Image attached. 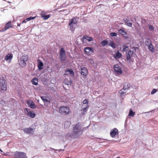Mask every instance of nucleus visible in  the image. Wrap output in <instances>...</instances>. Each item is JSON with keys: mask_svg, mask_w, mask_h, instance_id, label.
I'll use <instances>...</instances> for the list:
<instances>
[{"mask_svg": "<svg viewBox=\"0 0 158 158\" xmlns=\"http://www.w3.org/2000/svg\"><path fill=\"white\" fill-rule=\"evenodd\" d=\"M135 114V112L133 111L131 109L129 113V116H131V117H133Z\"/></svg>", "mask_w": 158, "mask_h": 158, "instance_id": "32", "label": "nucleus"}, {"mask_svg": "<svg viewBox=\"0 0 158 158\" xmlns=\"http://www.w3.org/2000/svg\"><path fill=\"white\" fill-rule=\"evenodd\" d=\"M130 86V84L128 82H126L124 83L123 88L124 89H125V90L127 91L129 89Z\"/></svg>", "mask_w": 158, "mask_h": 158, "instance_id": "20", "label": "nucleus"}, {"mask_svg": "<svg viewBox=\"0 0 158 158\" xmlns=\"http://www.w3.org/2000/svg\"><path fill=\"white\" fill-rule=\"evenodd\" d=\"M117 34L115 32H111L110 33V35L111 36H116Z\"/></svg>", "mask_w": 158, "mask_h": 158, "instance_id": "38", "label": "nucleus"}, {"mask_svg": "<svg viewBox=\"0 0 158 158\" xmlns=\"http://www.w3.org/2000/svg\"><path fill=\"white\" fill-rule=\"evenodd\" d=\"M32 102L31 101L28 100L27 101V104L28 106H30V105L31 104V102Z\"/></svg>", "mask_w": 158, "mask_h": 158, "instance_id": "44", "label": "nucleus"}, {"mask_svg": "<svg viewBox=\"0 0 158 158\" xmlns=\"http://www.w3.org/2000/svg\"><path fill=\"white\" fill-rule=\"evenodd\" d=\"M42 100L44 101V103L48 102H49L47 99L46 97L44 96L41 97Z\"/></svg>", "mask_w": 158, "mask_h": 158, "instance_id": "31", "label": "nucleus"}, {"mask_svg": "<svg viewBox=\"0 0 158 158\" xmlns=\"http://www.w3.org/2000/svg\"><path fill=\"white\" fill-rule=\"evenodd\" d=\"M88 106H87L85 107L82 109V114H85V112L87 111V109L88 108Z\"/></svg>", "mask_w": 158, "mask_h": 158, "instance_id": "37", "label": "nucleus"}, {"mask_svg": "<svg viewBox=\"0 0 158 158\" xmlns=\"http://www.w3.org/2000/svg\"><path fill=\"white\" fill-rule=\"evenodd\" d=\"M59 110L61 114L64 115L69 114L70 111L68 107L64 106L60 107Z\"/></svg>", "mask_w": 158, "mask_h": 158, "instance_id": "6", "label": "nucleus"}, {"mask_svg": "<svg viewBox=\"0 0 158 158\" xmlns=\"http://www.w3.org/2000/svg\"><path fill=\"white\" fill-rule=\"evenodd\" d=\"M23 131L27 134H32L33 132V130L32 128H26L23 129Z\"/></svg>", "mask_w": 158, "mask_h": 158, "instance_id": "14", "label": "nucleus"}, {"mask_svg": "<svg viewBox=\"0 0 158 158\" xmlns=\"http://www.w3.org/2000/svg\"><path fill=\"white\" fill-rule=\"evenodd\" d=\"M139 49V48L138 47H133L131 48L132 50H130L126 53V56L127 61H130L131 57L134 53V51L135 52L137 50H138Z\"/></svg>", "mask_w": 158, "mask_h": 158, "instance_id": "3", "label": "nucleus"}, {"mask_svg": "<svg viewBox=\"0 0 158 158\" xmlns=\"http://www.w3.org/2000/svg\"><path fill=\"white\" fill-rule=\"evenodd\" d=\"M13 57V55L9 53L5 56L4 58V60L6 61L9 60V62L10 63L11 62V60L12 59Z\"/></svg>", "mask_w": 158, "mask_h": 158, "instance_id": "15", "label": "nucleus"}, {"mask_svg": "<svg viewBox=\"0 0 158 158\" xmlns=\"http://www.w3.org/2000/svg\"><path fill=\"white\" fill-rule=\"evenodd\" d=\"M71 82L70 81H68L67 83H65V84H66L67 85H70Z\"/></svg>", "mask_w": 158, "mask_h": 158, "instance_id": "48", "label": "nucleus"}, {"mask_svg": "<svg viewBox=\"0 0 158 158\" xmlns=\"http://www.w3.org/2000/svg\"><path fill=\"white\" fill-rule=\"evenodd\" d=\"M109 45L113 48H116L115 44L112 41L110 42L109 43Z\"/></svg>", "mask_w": 158, "mask_h": 158, "instance_id": "33", "label": "nucleus"}, {"mask_svg": "<svg viewBox=\"0 0 158 158\" xmlns=\"http://www.w3.org/2000/svg\"><path fill=\"white\" fill-rule=\"evenodd\" d=\"M124 21L126 23H127L129 21V20L127 18H125L124 19Z\"/></svg>", "mask_w": 158, "mask_h": 158, "instance_id": "47", "label": "nucleus"}, {"mask_svg": "<svg viewBox=\"0 0 158 158\" xmlns=\"http://www.w3.org/2000/svg\"><path fill=\"white\" fill-rule=\"evenodd\" d=\"M46 15V13L44 11H42L41 13V17L43 18L44 16Z\"/></svg>", "mask_w": 158, "mask_h": 158, "instance_id": "41", "label": "nucleus"}, {"mask_svg": "<svg viewBox=\"0 0 158 158\" xmlns=\"http://www.w3.org/2000/svg\"><path fill=\"white\" fill-rule=\"evenodd\" d=\"M35 16L34 17H32V16H31L29 17H28L26 19V20L27 21H29L31 20H33L35 19Z\"/></svg>", "mask_w": 158, "mask_h": 158, "instance_id": "36", "label": "nucleus"}, {"mask_svg": "<svg viewBox=\"0 0 158 158\" xmlns=\"http://www.w3.org/2000/svg\"><path fill=\"white\" fill-rule=\"evenodd\" d=\"M89 126V125L82 129V127L81 124L79 122L77 123L73 127V135L76 137L81 135L82 134L83 131L86 128H88Z\"/></svg>", "mask_w": 158, "mask_h": 158, "instance_id": "1", "label": "nucleus"}, {"mask_svg": "<svg viewBox=\"0 0 158 158\" xmlns=\"http://www.w3.org/2000/svg\"><path fill=\"white\" fill-rule=\"evenodd\" d=\"M5 29H8L10 28H12V25H11V22H9L6 24L5 26Z\"/></svg>", "mask_w": 158, "mask_h": 158, "instance_id": "24", "label": "nucleus"}, {"mask_svg": "<svg viewBox=\"0 0 158 158\" xmlns=\"http://www.w3.org/2000/svg\"><path fill=\"white\" fill-rule=\"evenodd\" d=\"M145 44L148 47V46H149L150 44H152V42L150 39H147L145 41Z\"/></svg>", "mask_w": 158, "mask_h": 158, "instance_id": "27", "label": "nucleus"}, {"mask_svg": "<svg viewBox=\"0 0 158 158\" xmlns=\"http://www.w3.org/2000/svg\"><path fill=\"white\" fill-rule=\"evenodd\" d=\"M7 84L4 77L0 78V91H6L7 90Z\"/></svg>", "mask_w": 158, "mask_h": 158, "instance_id": "4", "label": "nucleus"}, {"mask_svg": "<svg viewBox=\"0 0 158 158\" xmlns=\"http://www.w3.org/2000/svg\"><path fill=\"white\" fill-rule=\"evenodd\" d=\"M84 51L87 55H90L94 52V50L91 47H85V48Z\"/></svg>", "mask_w": 158, "mask_h": 158, "instance_id": "12", "label": "nucleus"}, {"mask_svg": "<svg viewBox=\"0 0 158 158\" xmlns=\"http://www.w3.org/2000/svg\"><path fill=\"white\" fill-rule=\"evenodd\" d=\"M114 70L117 72L119 74H122V71L121 70V69L118 64H116L114 65Z\"/></svg>", "mask_w": 158, "mask_h": 158, "instance_id": "13", "label": "nucleus"}, {"mask_svg": "<svg viewBox=\"0 0 158 158\" xmlns=\"http://www.w3.org/2000/svg\"><path fill=\"white\" fill-rule=\"evenodd\" d=\"M83 103L84 104H87V105L88 104V100L87 99H85L83 101Z\"/></svg>", "mask_w": 158, "mask_h": 158, "instance_id": "40", "label": "nucleus"}, {"mask_svg": "<svg viewBox=\"0 0 158 158\" xmlns=\"http://www.w3.org/2000/svg\"><path fill=\"white\" fill-rule=\"evenodd\" d=\"M122 56V54L120 53L118 51H117L114 55V57L115 59L117 60L120 58Z\"/></svg>", "mask_w": 158, "mask_h": 158, "instance_id": "18", "label": "nucleus"}, {"mask_svg": "<svg viewBox=\"0 0 158 158\" xmlns=\"http://www.w3.org/2000/svg\"><path fill=\"white\" fill-rule=\"evenodd\" d=\"M7 29H5V27H4V28H3L2 30H0V32H4L5 31H6V30H7Z\"/></svg>", "mask_w": 158, "mask_h": 158, "instance_id": "45", "label": "nucleus"}, {"mask_svg": "<svg viewBox=\"0 0 158 158\" xmlns=\"http://www.w3.org/2000/svg\"><path fill=\"white\" fill-rule=\"evenodd\" d=\"M20 24H19V23H17V26L18 27H19L20 26Z\"/></svg>", "mask_w": 158, "mask_h": 158, "instance_id": "50", "label": "nucleus"}, {"mask_svg": "<svg viewBox=\"0 0 158 158\" xmlns=\"http://www.w3.org/2000/svg\"><path fill=\"white\" fill-rule=\"evenodd\" d=\"M118 134V129L116 128H114L111 130L110 132V136L112 138H114Z\"/></svg>", "mask_w": 158, "mask_h": 158, "instance_id": "10", "label": "nucleus"}, {"mask_svg": "<svg viewBox=\"0 0 158 158\" xmlns=\"http://www.w3.org/2000/svg\"><path fill=\"white\" fill-rule=\"evenodd\" d=\"M71 124V122L70 121H65L64 123V128H69Z\"/></svg>", "mask_w": 158, "mask_h": 158, "instance_id": "23", "label": "nucleus"}, {"mask_svg": "<svg viewBox=\"0 0 158 158\" xmlns=\"http://www.w3.org/2000/svg\"><path fill=\"white\" fill-rule=\"evenodd\" d=\"M0 151L2 153H4L2 151V150L1 149H0Z\"/></svg>", "mask_w": 158, "mask_h": 158, "instance_id": "51", "label": "nucleus"}, {"mask_svg": "<svg viewBox=\"0 0 158 158\" xmlns=\"http://www.w3.org/2000/svg\"><path fill=\"white\" fill-rule=\"evenodd\" d=\"M69 26L70 30L72 31V32H73L75 30V27H74V25L71 24V23H69Z\"/></svg>", "mask_w": 158, "mask_h": 158, "instance_id": "28", "label": "nucleus"}, {"mask_svg": "<svg viewBox=\"0 0 158 158\" xmlns=\"http://www.w3.org/2000/svg\"><path fill=\"white\" fill-rule=\"evenodd\" d=\"M149 50L152 52H154V49L153 48V45L152 44H150L149 46H148Z\"/></svg>", "mask_w": 158, "mask_h": 158, "instance_id": "26", "label": "nucleus"}, {"mask_svg": "<svg viewBox=\"0 0 158 158\" xmlns=\"http://www.w3.org/2000/svg\"><path fill=\"white\" fill-rule=\"evenodd\" d=\"M77 23V20L75 19V17L69 20V23H71V24L75 25Z\"/></svg>", "mask_w": 158, "mask_h": 158, "instance_id": "21", "label": "nucleus"}, {"mask_svg": "<svg viewBox=\"0 0 158 158\" xmlns=\"http://www.w3.org/2000/svg\"><path fill=\"white\" fill-rule=\"evenodd\" d=\"M51 15L49 14L48 15H45L43 16L44 17L42 18L46 20L49 18L51 16Z\"/></svg>", "mask_w": 158, "mask_h": 158, "instance_id": "34", "label": "nucleus"}, {"mask_svg": "<svg viewBox=\"0 0 158 158\" xmlns=\"http://www.w3.org/2000/svg\"><path fill=\"white\" fill-rule=\"evenodd\" d=\"M157 91V89H153L152 91L151 92V94H153L155 93L156 91Z\"/></svg>", "mask_w": 158, "mask_h": 158, "instance_id": "39", "label": "nucleus"}, {"mask_svg": "<svg viewBox=\"0 0 158 158\" xmlns=\"http://www.w3.org/2000/svg\"><path fill=\"white\" fill-rule=\"evenodd\" d=\"M118 31L119 34L121 35L125 39H128V37L127 35V32L125 31L123 28L118 29Z\"/></svg>", "mask_w": 158, "mask_h": 158, "instance_id": "8", "label": "nucleus"}, {"mask_svg": "<svg viewBox=\"0 0 158 158\" xmlns=\"http://www.w3.org/2000/svg\"><path fill=\"white\" fill-rule=\"evenodd\" d=\"M31 82L33 84L35 85H36L38 84V79L37 78H34L32 80Z\"/></svg>", "mask_w": 158, "mask_h": 158, "instance_id": "25", "label": "nucleus"}, {"mask_svg": "<svg viewBox=\"0 0 158 158\" xmlns=\"http://www.w3.org/2000/svg\"><path fill=\"white\" fill-rule=\"evenodd\" d=\"M28 59L27 55H23L20 58L18 59V62L20 66L22 68L24 67L27 65L26 62Z\"/></svg>", "mask_w": 158, "mask_h": 158, "instance_id": "2", "label": "nucleus"}, {"mask_svg": "<svg viewBox=\"0 0 158 158\" xmlns=\"http://www.w3.org/2000/svg\"><path fill=\"white\" fill-rule=\"evenodd\" d=\"M27 21L26 19H24L22 22V23H20V24H21V23L22 24V23H26L27 22Z\"/></svg>", "mask_w": 158, "mask_h": 158, "instance_id": "46", "label": "nucleus"}, {"mask_svg": "<svg viewBox=\"0 0 158 158\" xmlns=\"http://www.w3.org/2000/svg\"><path fill=\"white\" fill-rule=\"evenodd\" d=\"M127 91V90H125V89H124L123 88L119 91V93L121 95H122L124 94H126Z\"/></svg>", "mask_w": 158, "mask_h": 158, "instance_id": "29", "label": "nucleus"}, {"mask_svg": "<svg viewBox=\"0 0 158 158\" xmlns=\"http://www.w3.org/2000/svg\"><path fill=\"white\" fill-rule=\"evenodd\" d=\"M29 106L31 108H32L33 109H35L36 108V106H35L34 102H31V104L30 105V106Z\"/></svg>", "mask_w": 158, "mask_h": 158, "instance_id": "35", "label": "nucleus"}, {"mask_svg": "<svg viewBox=\"0 0 158 158\" xmlns=\"http://www.w3.org/2000/svg\"><path fill=\"white\" fill-rule=\"evenodd\" d=\"M122 50L123 52H127L128 49V46L126 44H124L122 46Z\"/></svg>", "mask_w": 158, "mask_h": 158, "instance_id": "22", "label": "nucleus"}, {"mask_svg": "<svg viewBox=\"0 0 158 158\" xmlns=\"http://www.w3.org/2000/svg\"><path fill=\"white\" fill-rule=\"evenodd\" d=\"M148 26L149 29L151 30H153L154 27L152 25L150 24L148 25Z\"/></svg>", "mask_w": 158, "mask_h": 158, "instance_id": "43", "label": "nucleus"}, {"mask_svg": "<svg viewBox=\"0 0 158 158\" xmlns=\"http://www.w3.org/2000/svg\"><path fill=\"white\" fill-rule=\"evenodd\" d=\"M81 75L86 77L88 74V70L86 68L83 67L81 69Z\"/></svg>", "mask_w": 158, "mask_h": 158, "instance_id": "11", "label": "nucleus"}, {"mask_svg": "<svg viewBox=\"0 0 158 158\" xmlns=\"http://www.w3.org/2000/svg\"><path fill=\"white\" fill-rule=\"evenodd\" d=\"M82 40L83 42L86 41V40H87L88 42H90L93 40V38L92 37H89L85 35L82 37Z\"/></svg>", "mask_w": 158, "mask_h": 158, "instance_id": "16", "label": "nucleus"}, {"mask_svg": "<svg viewBox=\"0 0 158 158\" xmlns=\"http://www.w3.org/2000/svg\"><path fill=\"white\" fill-rule=\"evenodd\" d=\"M25 110L27 112V115L28 116L32 118H34L35 117V114L33 111H31L30 109L27 108H26Z\"/></svg>", "mask_w": 158, "mask_h": 158, "instance_id": "9", "label": "nucleus"}, {"mask_svg": "<svg viewBox=\"0 0 158 158\" xmlns=\"http://www.w3.org/2000/svg\"><path fill=\"white\" fill-rule=\"evenodd\" d=\"M65 72L64 75H67L69 73L73 76L74 75V72L72 69H67L65 70Z\"/></svg>", "mask_w": 158, "mask_h": 158, "instance_id": "17", "label": "nucleus"}, {"mask_svg": "<svg viewBox=\"0 0 158 158\" xmlns=\"http://www.w3.org/2000/svg\"><path fill=\"white\" fill-rule=\"evenodd\" d=\"M8 3H11L10 2L8 1Z\"/></svg>", "mask_w": 158, "mask_h": 158, "instance_id": "52", "label": "nucleus"}, {"mask_svg": "<svg viewBox=\"0 0 158 158\" xmlns=\"http://www.w3.org/2000/svg\"><path fill=\"white\" fill-rule=\"evenodd\" d=\"M154 79L155 80H158V76H156L155 77Z\"/></svg>", "mask_w": 158, "mask_h": 158, "instance_id": "49", "label": "nucleus"}, {"mask_svg": "<svg viewBox=\"0 0 158 158\" xmlns=\"http://www.w3.org/2000/svg\"><path fill=\"white\" fill-rule=\"evenodd\" d=\"M101 44L102 46H105L108 44V42L107 40H103L101 42Z\"/></svg>", "mask_w": 158, "mask_h": 158, "instance_id": "30", "label": "nucleus"}, {"mask_svg": "<svg viewBox=\"0 0 158 158\" xmlns=\"http://www.w3.org/2000/svg\"><path fill=\"white\" fill-rule=\"evenodd\" d=\"M59 54L60 56V60L61 61L65 60L66 59L65 51L63 48H61Z\"/></svg>", "mask_w": 158, "mask_h": 158, "instance_id": "7", "label": "nucleus"}, {"mask_svg": "<svg viewBox=\"0 0 158 158\" xmlns=\"http://www.w3.org/2000/svg\"><path fill=\"white\" fill-rule=\"evenodd\" d=\"M27 157L26 154L24 152H15L14 154V158H26Z\"/></svg>", "mask_w": 158, "mask_h": 158, "instance_id": "5", "label": "nucleus"}, {"mask_svg": "<svg viewBox=\"0 0 158 158\" xmlns=\"http://www.w3.org/2000/svg\"><path fill=\"white\" fill-rule=\"evenodd\" d=\"M38 61H39V62L38 64V69L40 70L43 69V62L41 61H40L39 59L38 60Z\"/></svg>", "mask_w": 158, "mask_h": 158, "instance_id": "19", "label": "nucleus"}, {"mask_svg": "<svg viewBox=\"0 0 158 158\" xmlns=\"http://www.w3.org/2000/svg\"><path fill=\"white\" fill-rule=\"evenodd\" d=\"M126 24H127V25L129 26V27H132V23H131V22H127V23H126Z\"/></svg>", "mask_w": 158, "mask_h": 158, "instance_id": "42", "label": "nucleus"}]
</instances>
